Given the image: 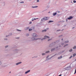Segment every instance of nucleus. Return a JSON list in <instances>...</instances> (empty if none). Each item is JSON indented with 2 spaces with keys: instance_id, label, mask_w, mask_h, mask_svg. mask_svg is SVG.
<instances>
[{
  "instance_id": "1",
  "label": "nucleus",
  "mask_w": 76,
  "mask_h": 76,
  "mask_svg": "<svg viewBox=\"0 0 76 76\" xmlns=\"http://www.w3.org/2000/svg\"><path fill=\"white\" fill-rule=\"evenodd\" d=\"M48 17H45L44 18H43L41 19V22H44L45 21L47 20H48Z\"/></svg>"
},
{
  "instance_id": "2",
  "label": "nucleus",
  "mask_w": 76,
  "mask_h": 76,
  "mask_svg": "<svg viewBox=\"0 0 76 76\" xmlns=\"http://www.w3.org/2000/svg\"><path fill=\"white\" fill-rule=\"evenodd\" d=\"M50 37H48V36L45 35V36H44V38L41 39L40 38L41 41H43L44 40H45V39H47V38H48V39H50Z\"/></svg>"
},
{
  "instance_id": "3",
  "label": "nucleus",
  "mask_w": 76,
  "mask_h": 76,
  "mask_svg": "<svg viewBox=\"0 0 76 76\" xmlns=\"http://www.w3.org/2000/svg\"><path fill=\"white\" fill-rule=\"evenodd\" d=\"M41 38H36L34 37H32L31 38V41H36V40H38V39H40Z\"/></svg>"
},
{
  "instance_id": "4",
  "label": "nucleus",
  "mask_w": 76,
  "mask_h": 76,
  "mask_svg": "<svg viewBox=\"0 0 76 76\" xmlns=\"http://www.w3.org/2000/svg\"><path fill=\"white\" fill-rule=\"evenodd\" d=\"M70 69H71V66H68V67L65 68V69H64V70H70Z\"/></svg>"
},
{
  "instance_id": "5",
  "label": "nucleus",
  "mask_w": 76,
  "mask_h": 76,
  "mask_svg": "<svg viewBox=\"0 0 76 76\" xmlns=\"http://www.w3.org/2000/svg\"><path fill=\"white\" fill-rule=\"evenodd\" d=\"M55 42H53L51 43L49 45V47H52V46H53V45H55Z\"/></svg>"
},
{
  "instance_id": "6",
  "label": "nucleus",
  "mask_w": 76,
  "mask_h": 76,
  "mask_svg": "<svg viewBox=\"0 0 76 76\" xmlns=\"http://www.w3.org/2000/svg\"><path fill=\"white\" fill-rule=\"evenodd\" d=\"M19 51V50L18 49H14L13 50V51L15 52V53H18V51Z\"/></svg>"
},
{
  "instance_id": "7",
  "label": "nucleus",
  "mask_w": 76,
  "mask_h": 76,
  "mask_svg": "<svg viewBox=\"0 0 76 76\" xmlns=\"http://www.w3.org/2000/svg\"><path fill=\"white\" fill-rule=\"evenodd\" d=\"M32 35L33 37H38V35L35 33H34Z\"/></svg>"
},
{
  "instance_id": "8",
  "label": "nucleus",
  "mask_w": 76,
  "mask_h": 76,
  "mask_svg": "<svg viewBox=\"0 0 76 76\" xmlns=\"http://www.w3.org/2000/svg\"><path fill=\"white\" fill-rule=\"evenodd\" d=\"M39 18H33L31 20L32 21H34V20H37V19H38Z\"/></svg>"
},
{
  "instance_id": "9",
  "label": "nucleus",
  "mask_w": 76,
  "mask_h": 76,
  "mask_svg": "<svg viewBox=\"0 0 76 76\" xmlns=\"http://www.w3.org/2000/svg\"><path fill=\"white\" fill-rule=\"evenodd\" d=\"M72 18H73V17L70 16L68 18H67V19H68V20H70L72 19Z\"/></svg>"
},
{
  "instance_id": "10",
  "label": "nucleus",
  "mask_w": 76,
  "mask_h": 76,
  "mask_svg": "<svg viewBox=\"0 0 76 76\" xmlns=\"http://www.w3.org/2000/svg\"><path fill=\"white\" fill-rule=\"evenodd\" d=\"M21 63H22V62H19L17 63L16 64V65H19V64H21Z\"/></svg>"
},
{
  "instance_id": "11",
  "label": "nucleus",
  "mask_w": 76,
  "mask_h": 76,
  "mask_svg": "<svg viewBox=\"0 0 76 76\" xmlns=\"http://www.w3.org/2000/svg\"><path fill=\"white\" fill-rule=\"evenodd\" d=\"M56 15H57V12H56L55 13L54 12L53 13V16H55Z\"/></svg>"
},
{
  "instance_id": "12",
  "label": "nucleus",
  "mask_w": 76,
  "mask_h": 76,
  "mask_svg": "<svg viewBox=\"0 0 76 76\" xmlns=\"http://www.w3.org/2000/svg\"><path fill=\"white\" fill-rule=\"evenodd\" d=\"M31 70H28L25 72V74H27L28 73H29V72H30Z\"/></svg>"
},
{
  "instance_id": "13",
  "label": "nucleus",
  "mask_w": 76,
  "mask_h": 76,
  "mask_svg": "<svg viewBox=\"0 0 76 76\" xmlns=\"http://www.w3.org/2000/svg\"><path fill=\"white\" fill-rule=\"evenodd\" d=\"M29 29V27H25L24 28L25 30H28Z\"/></svg>"
},
{
  "instance_id": "14",
  "label": "nucleus",
  "mask_w": 76,
  "mask_h": 76,
  "mask_svg": "<svg viewBox=\"0 0 76 76\" xmlns=\"http://www.w3.org/2000/svg\"><path fill=\"white\" fill-rule=\"evenodd\" d=\"M47 30L46 29H45V30H42V32H46L47 31Z\"/></svg>"
},
{
  "instance_id": "15",
  "label": "nucleus",
  "mask_w": 76,
  "mask_h": 76,
  "mask_svg": "<svg viewBox=\"0 0 76 76\" xmlns=\"http://www.w3.org/2000/svg\"><path fill=\"white\" fill-rule=\"evenodd\" d=\"M37 7H38L37 6H35L34 7H31V8H37Z\"/></svg>"
},
{
  "instance_id": "16",
  "label": "nucleus",
  "mask_w": 76,
  "mask_h": 76,
  "mask_svg": "<svg viewBox=\"0 0 76 76\" xmlns=\"http://www.w3.org/2000/svg\"><path fill=\"white\" fill-rule=\"evenodd\" d=\"M64 51H65V50H63L60 53H59V54H61V53H63V52H64Z\"/></svg>"
},
{
  "instance_id": "17",
  "label": "nucleus",
  "mask_w": 76,
  "mask_h": 76,
  "mask_svg": "<svg viewBox=\"0 0 76 76\" xmlns=\"http://www.w3.org/2000/svg\"><path fill=\"white\" fill-rule=\"evenodd\" d=\"M68 42H69V41L68 40H67V41H65L64 42V43H65V44H66V43H67Z\"/></svg>"
},
{
  "instance_id": "18",
  "label": "nucleus",
  "mask_w": 76,
  "mask_h": 76,
  "mask_svg": "<svg viewBox=\"0 0 76 76\" xmlns=\"http://www.w3.org/2000/svg\"><path fill=\"white\" fill-rule=\"evenodd\" d=\"M69 52H72V51H73V49H71L69 50Z\"/></svg>"
},
{
  "instance_id": "19",
  "label": "nucleus",
  "mask_w": 76,
  "mask_h": 76,
  "mask_svg": "<svg viewBox=\"0 0 76 76\" xmlns=\"http://www.w3.org/2000/svg\"><path fill=\"white\" fill-rule=\"evenodd\" d=\"M55 49H56V48H53V49H51V51H54V50H55Z\"/></svg>"
},
{
  "instance_id": "20",
  "label": "nucleus",
  "mask_w": 76,
  "mask_h": 76,
  "mask_svg": "<svg viewBox=\"0 0 76 76\" xmlns=\"http://www.w3.org/2000/svg\"><path fill=\"white\" fill-rule=\"evenodd\" d=\"M50 53V51L49 50L45 52V53Z\"/></svg>"
},
{
  "instance_id": "21",
  "label": "nucleus",
  "mask_w": 76,
  "mask_h": 76,
  "mask_svg": "<svg viewBox=\"0 0 76 76\" xmlns=\"http://www.w3.org/2000/svg\"><path fill=\"white\" fill-rule=\"evenodd\" d=\"M76 46H74V47H73V49H76Z\"/></svg>"
},
{
  "instance_id": "22",
  "label": "nucleus",
  "mask_w": 76,
  "mask_h": 76,
  "mask_svg": "<svg viewBox=\"0 0 76 76\" xmlns=\"http://www.w3.org/2000/svg\"><path fill=\"white\" fill-rule=\"evenodd\" d=\"M61 58H62V56H61L60 57H58V59H61Z\"/></svg>"
},
{
  "instance_id": "23",
  "label": "nucleus",
  "mask_w": 76,
  "mask_h": 76,
  "mask_svg": "<svg viewBox=\"0 0 76 76\" xmlns=\"http://www.w3.org/2000/svg\"><path fill=\"white\" fill-rule=\"evenodd\" d=\"M53 58V57H52V56L50 58H49L48 59V60H50V59H51V58Z\"/></svg>"
},
{
  "instance_id": "24",
  "label": "nucleus",
  "mask_w": 76,
  "mask_h": 76,
  "mask_svg": "<svg viewBox=\"0 0 76 76\" xmlns=\"http://www.w3.org/2000/svg\"><path fill=\"white\" fill-rule=\"evenodd\" d=\"M51 40H52V38H51L50 39H49L48 40V41H51Z\"/></svg>"
},
{
  "instance_id": "25",
  "label": "nucleus",
  "mask_w": 76,
  "mask_h": 76,
  "mask_svg": "<svg viewBox=\"0 0 76 76\" xmlns=\"http://www.w3.org/2000/svg\"><path fill=\"white\" fill-rule=\"evenodd\" d=\"M54 21H49L48 23H51V22H53Z\"/></svg>"
},
{
  "instance_id": "26",
  "label": "nucleus",
  "mask_w": 76,
  "mask_h": 76,
  "mask_svg": "<svg viewBox=\"0 0 76 76\" xmlns=\"http://www.w3.org/2000/svg\"><path fill=\"white\" fill-rule=\"evenodd\" d=\"M17 31H20V32H21V31H22V30H19L18 29H17Z\"/></svg>"
},
{
  "instance_id": "27",
  "label": "nucleus",
  "mask_w": 76,
  "mask_h": 76,
  "mask_svg": "<svg viewBox=\"0 0 76 76\" xmlns=\"http://www.w3.org/2000/svg\"><path fill=\"white\" fill-rule=\"evenodd\" d=\"M45 54H46L45 53H42V56H44V55H45Z\"/></svg>"
},
{
  "instance_id": "28",
  "label": "nucleus",
  "mask_w": 76,
  "mask_h": 76,
  "mask_svg": "<svg viewBox=\"0 0 76 76\" xmlns=\"http://www.w3.org/2000/svg\"><path fill=\"white\" fill-rule=\"evenodd\" d=\"M68 44H66L64 46V47H66V46H67V45H68Z\"/></svg>"
},
{
  "instance_id": "29",
  "label": "nucleus",
  "mask_w": 76,
  "mask_h": 76,
  "mask_svg": "<svg viewBox=\"0 0 76 76\" xmlns=\"http://www.w3.org/2000/svg\"><path fill=\"white\" fill-rule=\"evenodd\" d=\"M29 35V34H26V36L27 37H28Z\"/></svg>"
},
{
  "instance_id": "30",
  "label": "nucleus",
  "mask_w": 76,
  "mask_h": 76,
  "mask_svg": "<svg viewBox=\"0 0 76 76\" xmlns=\"http://www.w3.org/2000/svg\"><path fill=\"white\" fill-rule=\"evenodd\" d=\"M76 55V53H74L73 54V57H75V56Z\"/></svg>"
},
{
  "instance_id": "31",
  "label": "nucleus",
  "mask_w": 76,
  "mask_h": 76,
  "mask_svg": "<svg viewBox=\"0 0 76 76\" xmlns=\"http://www.w3.org/2000/svg\"><path fill=\"white\" fill-rule=\"evenodd\" d=\"M20 3H24V2L23 1H22L21 2H20Z\"/></svg>"
},
{
  "instance_id": "32",
  "label": "nucleus",
  "mask_w": 76,
  "mask_h": 76,
  "mask_svg": "<svg viewBox=\"0 0 76 76\" xmlns=\"http://www.w3.org/2000/svg\"><path fill=\"white\" fill-rule=\"evenodd\" d=\"M61 45H64V43H61Z\"/></svg>"
},
{
  "instance_id": "33",
  "label": "nucleus",
  "mask_w": 76,
  "mask_h": 76,
  "mask_svg": "<svg viewBox=\"0 0 76 76\" xmlns=\"http://www.w3.org/2000/svg\"><path fill=\"white\" fill-rule=\"evenodd\" d=\"M57 55V54H55V55L52 56V57H54V56H56Z\"/></svg>"
},
{
  "instance_id": "34",
  "label": "nucleus",
  "mask_w": 76,
  "mask_h": 76,
  "mask_svg": "<svg viewBox=\"0 0 76 76\" xmlns=\"http://www.w3.org/2000/svg\"><path fill=\"white\" fill-rule=\"evenodd\" d=\"M32 29H29L28 30V31H32Z\"/></svg>"
},
{
  "instance_id": "35",
  "label": "nucleus",
  "mask_w": 76,
  "mask_h": 76,
  "mask_svg": "<svg viewBox=\"0 0 76 76\" xmlns=\"http://www.w3.org/2000/svg\"><path fill=\"white\" fill-rule=\"evenodd\" d=\"M8 47H9V46L8 45H7L5 46V48H7Z\"/></svg>"
},
{
  "instance_id": "36",
  "label": "nucleus",
  "mask_w": 76,
  "mask_h": 76,
  "mask_svg": "<svg viewBox=\"0 0 76 76\" xmlns=\"http://www.w3.org/2000/svg\"><path fill=\"white\" fill-rule=\"evenodd\" d=\"M73 3H76V1L75 0H74L73 1Z\"/></svg>"
},
{
  "instance_id": "37",
  "label": "nucleus",
  "mask_w": 76,
  "mask_h": 76,
  "mask_svg": "<svg viewBox=\"0 0 76 76\" xmlns=\"http://www.w3.org/2000/svg\"><path fill=\"white\" fill-rule=\"evenodd\" d=\"M16 39H19L20 38L19 37H16Z\"/></svg>"
},
{
  "instance_id": "38",
  "label": "nucleus",
  "mask_w": 76,
  "mask_h": 76,
  "mask_svg": "<svg viewBox=\"0 0 76 76\" xmlns=\"http://www.w3.org/2000/svg\"><path fill=\"white\" fill-rule=\"evenodd\" d=\"M7 39H4V40H5V41H7Z\"/></svg>"
},
{
  "instance_id": "39",
  "label": "nucleus",
  "mask_w": 76,
  "mask_h": 76,
  "mask_svg": "<svg viewBox=\"0 0 76 76\" xmlns=\"http://www.w3.org/2000/svg\"><path fill=\"white\" fill-rule=\"evenodd\" d=\"M76 73V69L75 70V72L74 73V74H75Z\"/></svg>"
},
{
  "instance_id": "40",
  "label": "nucleus",
  "mask_w": 76,
  "mask_h": 76,
  "mask_svg": "<svg viewBox=\"0 0 76 76\" xmlns=\"http://www.w3.org/2000/svg\"><path fill=\"white\" fill-rule=\"evenodd\" d=\"M61 31V30H57V31L58 32V31Z\"/></svg>"
},
{
  "instance_id": "41",
  "label": "nucleus",
  "mask_w": 76,
  "mask_h": 76,
  "mask_svg": "<svg viewBox=\"0 0 76 76\" xmlns=\"http://www.w3.org/2000/svg\"><path fill=\"white\" fill-rule=\"evenodd\" d=\"M1 64V61H0V66Z\"/></svg>"
},
{
  "instance_id": "42",
  "label": "nucleus",
  "mask_w": 76,
  "mask_h": 76,
  "mask_svg": "<svg viewBox=\"0 0 76 76\" xmlns=\"http://www.w3.org/2000/svg\"><path fill=\"white\" fill-rule=\"evenodd\" d=\"M37 2H39V0H37Z\"/></svg>"
},
{
  "instance_id": "43",
  "label": "nucleus",
  "mask_w": 76,
  "mask_h": 76,
  "mask_svg": "<svg viewBox=\"0 0 76 76\" xmlns=\"http://www.w3.org/2000/svg\"><path fill=\"white\" fill-rule=\"evenodd\" d=\"M48 57H49V55H48V56L46 57V58H48Z\"/></svg>"
},
{
  "instance_id": "44",
  "label": "nucleus",
  "mask_w": 76,
  "mask_h": 76,
  "mask_svg": "<svg viewBox=\"0 0 76 76\" xmlns=\"http://www.w3.org/2000/svg\"><path fill=\"white\" fill-rule=\"evenodd\" d=\"M34 29H35V28L33 27L32 29H33V30H34Z\"/></svg>"
},
{
  "instance_id": "45",
  "label": "nucleus",
  "mask_w": 76,
  "mask_h": 76,
  "mask_svg": "<svg viewBox=\"0 0 76 76\" xmlns=\"http://www.w3.org/2000/svg\"><path fill=\"white\" fill-rule=\"evenodd\" d=\"M62 36H63V35H61L60 36H59V37H62Z\"/></svg>"
},
{
  "instance_id": "46",
  "label": "nucleus",
  "mask_w": 76,
  "mask_h": 76,
  "mask_svg": "<svg viewBox=\"0 0 76 76\" xmlns=\"http://www.w3.org/2000/svg\"><path fill=\"white\" fill-rule=\"evenodd\" d=\"M31 23H32V22H31V21L30 22H29V24H31Z\"/></svg>"
},
{
  "instance_id": "47",
  "label": "nucleus",
  "mask_w": 76,
  "mask_h": 76,
  "mask_svg": "<svg viewBox=\"0 0 76 76\" xmlns=\"http://www.w3.org/2000/svg\"><path fill=\"white\" fill-rule=\"evenodd\" d=\"M72 56H71L70 57V58H72Z\"/></svg>"
},
{
  "instance_id": "48",
  "label": "nucleus",
  "mask_w": 76,
  "mask_h": 76,
  "mask_svg": "<svg viewBox=\"0 0 76 76\" xmlns=\"http://www.w3.org/2000/svg\"><path fill=\"white\" fill-rule=\"evenodd\" d=\"M67 19H66V22H67V21H68V20H67Z\"/></svg>"
},
{
  "instance_id": "49",
  "label": "nucleus",
  "mask_w": 76,
  "mask_h": 76,
  "mask_svg": "<svg viewBox=\"0 0 76 76\" xmlns=\"http://www.w3.org/2000/svg\"><path fill=\"white\" fill-rule=\"evenodd\" d=\"M48 29H49V28H46V30H48Z\"/></svg>"
},
{
  "instance_id": "50",
  "label": "nucleus",
  "mask_w": 76,
  "mask_h": 76,
  "mask_svg": "<svg viewBox=\"0 0 76 76\" xmlns=\"http://www.w3.org/2000/svg\"><path fill=\"white\" fill-rule=\"evenodd\" d=\"M58 48V47H57L56 48Z\"/></svg>"
},
{
  "instance_id": "51",
  "label": "nucleus",
  "mask_w": 76,
  "mask_h": 76,
  "mask_svg": "<svg viewBox=\"0 0 76 76\" xmlns=\"http://www.w3.org/2000/svg\"><path fill=\"white\" fill-rule=\"evenodd\" d=\"M9 36V35H7L5 37H8Z\"/></svg>"
},
{
  "instance_id": "52",
  "label": "nucleus",
  "mask_w": 76,
  "mask_h": 76,
  "mask_svg": "<svg viewBox=\"0 0 76 76\" xmlns=\"http://www.w3.org/2000/svg\"><path fill=\"white\" fill-rule=\"evenodd\" d=\"M34 57H37H37H34L32 58H34Z\"/></svg>"
},
{
  "instance_id": "53",
  "label": "nucleus",
  "mask_w": 76,
  "mask_h": 76,
  "mask_svg": "<svg viewBox=\"0 0 76 76\" xmlns=\"http://www.w3.org/2000/svg\"><path fill=\"white\" fill-rule=\"evenodd\" d=\"M62 75L61 74H60V75H59L58 76H61Z\"/></svg>"
},
{
  "instance_id": "54",
  "label": "nucleus",
  "mask_w": 76,
  "mask_h": 76,
  "mask_svg": "<svg viewBox=\"0 0 76 76\" xmlns=\"http://www.w3.org/2000/svg\"><path fill=\"white\" fill-rule=\"evenodd\" d=\"M61 40H62V41H63V39H61Z\"/></svg>"
},
{
  "instance_id": "55",
  "label": "nucleus",
  "mask_w": 76,
  "mask_h": 76,
  "mask_svg": "<svg viewBox=\"0 0 76 76\" xmlns=\"http://www.w3.org/2000/svg\"><path fill=\"white\" fill-rule=\"evenodd\" d=\"M58 13H60V11H58Z\"/></svg>"
},
{
  "instance_id": "56",
  "label": "nucleus",
  "mask_w": 76,
  "mask_h": 76,
  "mask_svg": "<svg viewBox=\"0 0 76 76\" xmlns=\"http://www.w3.org/2000/svg\"><path fill=\"white\" fill-rule=\"evenodd\" d=\"M61 45H60L59 46V47H61Z\"/></svg>"
},
{
  "instance_id": "57",
  "label": "nucleus",
  "mask_w": 76,
  "mask_h": 76,
  "mask_svg": "<svg viewBox=\"0 0 76 76\" xmlns=\"http://www.w3.org/2000/svg\"><path fill=\"white\" fill-rule=\"evenodd\" d=\"M57 16H59V15H58Z\"/></svg>"
},
{
  "instance_id": "58",
  "label": "nucleus",
  "mask_w": 76,
  "mask_h": 76,
  "mask_svg": "<svg viewBox=\"0 0 76 76\" xmlns=\"http://www.w3.org/2000/svg\"><path fill=\"white\" fill-rule=\"evenodd\" d=\"M74 28H75V27H72V29H73Z\"/></svg>"
},
{
  "instance_id": "59",
  "label": "nucleus",
  "mask_w": 76,
  "mask_h": 76,
  "mask_svg": "<svg viewBox=\"0 0 76 76\" xmlns=\"http://www.w3.org/2000/svg\"><path fill=\"white\" fill-rule=\"evenodd\" d=\"M10 73H11V72L10 71Z\"/></svg>"
},
{
  "instance_id": "60",
  "label": "nucleus",
  "mask_w": 76,
  "mask_h": 76,
  "mask_svg": "<svg viewBox=\"0 0 76 76\" xmlns=\"http://www.w3.org/2000/svg\"><path fill=\"white\" fill-rule=\"evenodd\" d=\"M50 12H48V13H50Z\"/></svg>"
},
{
  "instance_id": "61",
  "label": "nucleus",
  "mask_w": 76,
  "mask_h": 76,
  "mask_svg": "<svg viewBox=\"0 0 76 76\" xmlns=\"http://www.w3.org/2000/svg\"><path fill=\"white\" fill-rule=\"evenodd\" d=\"M46 76H48V75H46Z\"/></svg>"
},
{
  "instance_id": "62",
  "label": "nucleus",
  "mask_w": 76,
  "mask_h": 76,
  "mask_svg": "<svg viewBox=\"0 0 76 76\" xmlns=\"http://www.w3.org/2000/svg\"><path fill=\"white\" fill-rule=\"evenodd\" d=\"M11 35H12V33H11Z\"/></svg>"
}]
</instances>
